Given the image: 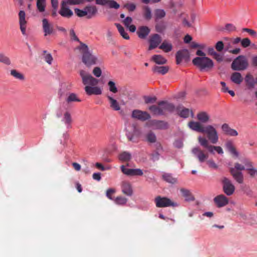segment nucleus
<instances>
[{
    "label": "nucleus",
    "instance_id": "f257e3e1",
    "mask_svg": "<svg viewBox=\"0 0 257 257\" xmlns=\"http://www.w3.org/2000/svg\"><path fill=\"white\" fill-rule=\"evenodd\" d=\"M79 75L82 79V83L85 85L84 90L87 95H100L102 93L100 88L97 86L99 83L98 79L83 70L79 71Z\"/></svg>",
    "mask_w": 257,
    "mask_h": 257
},
{
    "label": "nucleus",
    "instance_id": "f03ea898",
    "mask_svg": "<svg viewBox=\"0 0 257 257\" xmlns=\"http://www.w3.org/2000/svg\"><path fill=\"white\" fill-rule=\"evenodd\" d=\"M77 49L82 55V61L85 65L89 67L96 64L97 57L92 53L86 44L80 42V45L77 47Z\"/></svg>",
    "mask_w": 257,
    "mask_h": 257
},
{
    "label": "nucleus",
    "instance_id": "7ed1b4c3",
    "mask_svg": "<svg viewBox=\"0 0 257 257\" xmlns=\"http://www.w3.org/2000/svg\"><path fill=\"white\" fill-rule=\"evenodd\" d=\"M248 65L247 59L244 56L240 55L232 62L231 67L235 71H242L246 69Z\"/></svg>",
    "mask_w": 257,
    "mask_h": 257
},
{
    "label": "nucleus",
    "instance_id": "20e7f679",
    "mask_svg": "<svg viewBox=\"0 0 257 257\" xmlns=\"http://www.w3.org/2000/svg\"><path fill=\"white\" fill-rule=\"evenodd\" d=\"M202 133L206 134L208 140L212 144H215L218 141V136L217 131L212 125L204 126Z\"/></svg>",
    "mask_w": 257,
    "mask_h": 257
},
{
    "label": "nucleus",
    "instance_id": "39448f33",
    "mask_svg": "<svg viewBox=\"0 0 257 257\" xmlns=\"http://www.w3.org/2000/svg\"><path fill=\"white\" fill-rule=\"evenodd\" d=\"M192 62L194 65L199 67L201 70L210 69L213 66V61L206 57H196Z\"/></svg>",
    "mask_w": 257,
    "mask_h": 257
},
{
    "label": "nucleus",
    "instance_id": "423d86ee",
    "mask_svg": "<svg viewBox=\"0 0 257 257\" xmlns=\"http://www.w3.org/2000/svg\"><path fill=\"white\" fill-rule=\"evenodd\" d=\"M155 202L156 206L159 208L169 206L176 207L178 205L176 202L172 201L170 199L167 197H162L160 196L155 198Z\"/></svg>",
    "mask_w": 257,
    "mask_h": 257
},
{
    "label": "nucleus",
    "instance_id": "0eeeda50",
    "mask_svg": "<svg viewBox=\"0 0 257 257\" xmlns=\"http://www.w3.org/2000/svg\"><path fill=\"white\" fill-rule=\"evenodd\" d=\"M191 152L194 156L201 163L205 162L209 157L208 154L198 147L193 148Z\"/></svg>",
    "mask_w": 257,
    "mask_h": 257
},
{
    "label": "nucleus",
    "instance_id": "6e6552de",
    "mask_svg": "<svg viewBox=\"0 0 257 257\" xmlns=\"http://www.w3.org/2000/svg\"><path fill=\"white\" fill-rule=\"evenodd\" d=\"M222 182L224 192L228 196L232 195L234 192L235 187L231 181L226 177H224Z\"/></svg>",
    "mask_w": 257,
    "mask_h": 257
},
{
    "label": "nucleus",
    "instance_id": "1a4fd4ad",
    "mask_svg": "<svg viewBox=\"0 0 257 257\" xmlns=\"http://www.w3.org/2000/svg\"><path fill=\"white\" fill-rule=\"evenodd\" d=\"M42 28L44 32V36L51 35L55 33L54 27L51 23L47 19L42 20Z\"/></svg>",
    "mask_w": 257,
    "mask_h": 257
},
{
    "label": "nucleus",
    "instance_id": "9d476101",
    "mask_svg": "<svg viewBox=\"0 0 257 257\" xmlns=\"http://www.w3.org/2000/svg\"><path fill=\"white\" fill-rule=\"evenodd\" d=\"M19 22L20 25V29L22 34L24 36L26 34V27L27 21L26 19V13L24 11H20L19 13Z\"/></svg>",
    "mask_w": 257,
    "mask_h": 257
},
{
    "label": "nucleus",
    "instance_id": "9b49d317",
    "mask_svg": "<svg viewBox=\"0 0 257 257\" xmlns=\"http://www.w3.org/2000/svg\"><path fill=\"white\" fill-rule=\"evenodd\" d=\"M120 169L124 174L128 176H142L143 175V172L140 169H128L125 168L124 165H121Z\"/></svg>",
    "mask_w": 257,
    "mask_h": 257
},
{
    "label": "nucleus",
    "instance_id": "f8f14e48",
    "mask_svg": "<svg viewBox=\"0 0 257 257\" xmlns=\"http://www.w3.org/2000/svg\"><path fill=\"white\" fill-rule=\"evenodd\" d=\"M132 116L141 121H145L151 118L150 115L147 112L138 109L133 111Z\"/></svg>",
    "mask_w": 257,
    "mask_h": 257
},
{
    "label": "nucleus",
    "instance_id": "ddd939ff",
    "mask_svg": "<svg viewBox=\"0 0 257 257\" xmlns=\"http://www.w3.org/2000/svg\"><path fill=\"white\" fill-rule=\"evenodd\" d=\"M197 139L199 143L201 146L207 149L210 153H214V151H215L216 146L209 145V141L206 138L199 136Z\"/></svg>",
    "mask_w": 257,
    "mask_h": 257
},
{
    "label": "nucleus",
    "instance_id": "4468645a",
    "mask_svg": "<svg viewBox=\"0 0 257 257\" xmlns=\"http://www.w3.org/2000/svg\"><path fill=\"white\" fill-rule=\"evenodd\" d=\"M59 13L63 17L67 18L71 17L73 14V12L67 7L66 2L64 1L61 3V9Z\"/></svg>",
    "mask_w": 257,
    "mask_h": 257
},
{
    "label": "nucleus",
    "instance_id": "2eb2a0df",
    "mask_svg": "<svg viewBox=\"0 0 257 257\" xmlns=\"http://www.w3.org/2000/svg\"><path fill=\"white\" fill-rule=\"evenodd\" d=\"M176 63L179 64L183 60L187 61L189 58V53L186 49L178 51L176 54Z\"/></svg>",
    "mask_w": 257,
    "mask_h": 257
},
{
    "label": "nucleus",
    "instance_id": "dca6fc26",
    "mask_svg": "<svg viewBox=\"0 0 257 257\" xmlns=\"http://www.w3.org/2000/svg\"><path fill=\"white\" fill-rule=\"evenodd\" d=\"M162 41V39L159 35L155 34L153 35L150 39V46L149 50H152L156 48L158 46Z\"/></svg>",
    "mask_w": 257,
    "mask_h": 257
},
{
    "label": "nucleus",
    "instance_id": "f3484780",
    "mask_svg": "<svg viewBox=\"0 0 257 257\" xmlns=\"http://www.w3.org/2000/svg\"><path fill=\"white\" fill-rule=\"evenodd\" d=\"M214 201L218 207H223L228 203L227 198L223 194L215 197L214 198Z\"/></svg>",
    "mask_w": 257,
    "mask_h": 257
},
{
    "label": "nucleus",
    "instance_id": "a211bd4d",
    "mask_svg": "<svg viewBox=\"0 0 257 257\" xmlns=\"http://www.w3.org/2000/svg\"><path fill=\"white\" fill-rule=\"evenodd\" d=\"M159 105H161L163 109V115L165 114L166 112H172L175 110V105L167 101H161L159 102Z\"/></svg>",
    "mask_w": 257,
    "mask_h": 257
},
{
    "label": "nucleus",
    "instance_id": "6ab92c4d",
    "mask_svg": "<svg viewBox=\"0 0 257 257\" xmlns=\"http://www.w3.org/2000/svg\"><path fill=\"white\" fill-rule=\"evenodd\" d=\"M229 172L232 176L234 179L239 184H242L243 182V176L242 173L240 171L235 170V169L230 168Z\"/></svg>",
    "mask_w": 257,
    "mask_h": 257
},
{
    "label": "nucleus",
    "instance_id": "aec40b11",
    "mask_svg": "<svg viewBox=\"0 0 257 257\" xmlns=\"http://www.w3.org/2000/svg\"><path fill=\"white\" fill-rule=\"evenodd\" d=\"M188 127L193 131L202 133L205 126L202 125L199 121H190L188 123Z\"/></svg>",
    "mask_w": 257,
    "mask_h": 257
},
{
    "label": "nucleus",
    "instance_id": "412c9836",
    "mask_svg": "<svg viewBox=\"0 0 257 257\" xmlns=\"http://www.w3.org/2000/svg\"><path fill=\"white\" fill-rule=\"evenodd\" d=\"M121 190L122 193L127 195L131 196L133 194V189L131 184L126 181H123L121 183Z\"/></svg>",
    "mask_w": 257,
    "mask_h": 257
},
{
    "label": "nucleus",
    "instance_id": "4be33fe9",
    "mask_svg": "<svg viewBox=\"0 0 257 257\" xmlns=\"http://www.w3.org/2000/svg\"><path fill=\"white\" fill-rule=\"evenodd\" d=\"M221 128L224 133L226 135L232 137H235L238 135L237 131L230 128L229 125L227 123H223L221 126Z\"/></svg>",
    "mask_w": 257,
    "mask_h": 257
},
{
    "label": "nucleus",
    "instance_id": "5701e85b",
    "mask_svg": "<svg viewBox=\"0 0 257 257\" xmlns=\"http://www.w3.org/2000/svg\"><path fill=\"white\" fill-rule=\"evenodd\" d=\"M140 134V132L139 130L137 127V126L135 125H133V132L131 133L130 132H126V136L129 141H131L133 142H138V141H136L134 139V136H136L138 137Z\"/></svg>",
    "mask_w": 257,
    "mask_h": 257
},
{
    "label": "nucleus",
    "instance_id": "b1692460",
    "mask_svg": "<svg viewBox=\"0 0 257 257\" xmlns=\"http://www.w3.org/2000/svg\"><path fill=\"white\" fill-rule=\"evenodd\" d=\"M225 147L227 150L233 156L238 157L239 155L238 152L236 151V148L231 141H228L225 143Z\"/></svg>",
    "mask_w": 257,
    "mask_h": 257
},
{
    "label": "nucleus",
    "instance_id": "393cba45",
    "mask_svg": "<svg viewBox=\"0 0 257 257\" xmlns=\"http://www.w3.org/2000/svg\"><path fill=\"white\" fill-rule=\"evenodd\" d=\"M230 80L234 84L240 85L243 81V78L240 73L235 72L231 75Z\"/></svg>",
    "mask_w": 257,
    "mask_h": 257
},
{
    "label": "nucleus",
    "instance_id": "a878e982",
    "mask_svg": "<svg viewBox=\"0 0 257 257\" xmlns=\"http://www.w3.org/2000/svg\"><path fill=\"white\" fill-rule=\"evenodd\" d=\"M62 121L64 122L67 128H70L72 127L73 120L71 115L69 112L66 111L64 113Z\"/></svg>",
    "mask_w": 257,
    "mask_h": 257
},
{
    "label": "nucleus",
    "instance_id": "bb28decb",
    "mask_svg": "<svg viewBox=\"0 0 257 257\" xmlns=\"http://www.w3.org/2000/svg\"><path fill=\"white\" fill-rule=\"evenodd\" d=\"M150 32V29L147 26H141L139 28L137 34L141 39H145Z\"/></svg>",
    "mask_w": 257,
    "mask_h": 257
},
{
    "label": "nucleus",
    "instance_id": "cd10ccee",
    "mask_svg": "<svg viewBox=\"0 0 257 257\" xmlns=\"http://www.w3.org/2000/svg\"><path fill=\"white\" fill-rule=\"evenodd\" d=\"M152 124L156 128L159 130H165L168 127V123L163 120H153Z\"/></svg>",
    "mask_w": 257,
    "mask_h": 257
},
{
    "label": "nucleus",
    "instance_id": "c85d7f7f",
    "mask_svg": "<svg viewBox=\"0 0 257 257\" xmlns=\"http://www.w3.org/2000/svg\"><path fill=\"white\" fill-rule=\"evenodd\" d=\"M197 119L200 122L207 123L210 119V116L205 111H201L197 113Z\"/></svg>",
    "mask_w": 257,
    "mask_h": 257
},
{
    "label": "nucleus",
    "instance_id": "c756f323",
    "mask_svg": "<svg viewBox=\"0 0 257 257\" xmlns=\"http://www.w3.org/2000/svg\"><path fill=\"white\" fill-rule=\"evenodd\" d=\"M149 110L154 115H163V109L161 105H153L149 107Z\"/></svg>",
    "mask_w": 257,
    "mask_h": 257
},
{
    "label": "nucleus",
    "instance_id": "7c9ffc66",
    "mask_svg": "<svg viewBox=\"0 0 257 257\" xmlns=\"http://www.w3.org/2000/svg\"><path fill=\"white\" fill-rule=\"evenodd\" d=\"M180 192L186 201H194L195 198L189 190L185 188L180 189Z\"/></svg>",
    "mask_w": 257,
    "mask_h": 257
},
{
    "label": "nucleus",
    "instance_id": "2f4dec72",
    "mask_svg": "<svg viewBox=\"0 0 257 257\" xmlns=\"http://www.w3.org/2000/svg\"><path fill=\"white\" fill-rule=\"evenodd\" d=\"M246 85L248 89L253 88L255 84L253 77L250 74H247L245 77Z\"/></svg>",
    "mask_w": 257,
    "mask_h": 257
},
{
    "label": "nucleus",
    "instance_id": "473e14b6",
    "mask_svg": "<svg viewBox=\"0 0 257 257\" xmlns=\"http://www.w3.org/2000/svg\"><path fill=\"white\" fill-rule=\"evenodd\" d=\"M107 97L109 102L110 107L113 110L118 111L120 109V106L116 100L114 99L110 96H107Z\"/></svg>",
    "mask_w": 257,
    "mask_h": 257
},
{
    "label": "nucleus",
    "instance_id": "72a5a7b5",
    "mask_svg": "<svg viewBox=\"0 0 257 257\" xmlns=\"http://www.w3.org/2000/svg\"><path fill=\"white\" fill-rule=\"evenodd\" d=\"M85 9L88 19L91 18L97 12V9L94 6L86 7Z\"/></svg>",
    "mask_w": 257,
    "mask_h": 257
},
{
    "label": "nucleus",
    "instance_id": "f704fd0d",
    "mask_svg": "<svg viewBox=\"0 0 257 257\" xmlns=\"http://www.w3.org/2000/svg\"><path fill=\"white\" fill-rule=\"evenodd\" d=\"M169 69V68L168 66H156L153 69V71L155 73L164 75L168 72Z\"/></svg>",
    "mask_w": 257,
    "mask_h": 257
},
{
    "label": "nucleus",
    "instance_id": "c9c22d12",
    "mask_svg": "<svg viewBox=\"0 0 257 257\" xmlns=\"http://www.w3.org/2000/svg\"><path fill=\"white\" fill-rule=\"evenodd\" d=\"M153 60L158 64H164L166 63V59L160 55H155L152 57Z\"/></svg>",
    "mask_w": 257,
    "mask_h": 257
},
{
    "label": "nucleus",
    "instance_id": "e433bc0d",
    "mask_svg": "<svg viewBox=\"0 0 257 257\" xmlns=\"http://www.w3.org/2000/svg\"><path fill=\"white\" fill-rule=\"evenodd\" d=\"M159 48L163 50L165 52H169L172 49V45L171 43L164 41L159 47Z\"/></svg>",
    "mask_w": 257,
    "mask_h": 257
},
{
    "label": "nucleus",
    "instance_id": "4c0bfd02",
    "mask_svg": "<svg viewBox=\"0 0 257 257\" xmlns=\"http://www.w3.org/2000/svg\"><path fill=\"white\" fill-rule=\"evenodd\" d=\"M115 25L116 26L118 31L120 34L121 35V36L126 40L129 39V36L128 35L127 33L125 31L123 27L119 24H115Z\"/></svg>",
    "mask_w": 257,
    "mask_h": 257
},
{
    "label": "nucleus",
    "instance_id": "58836bf2",
    "mask_svg": "<svg viewBox=\"0 0 257 257\" xmlns=\"http://www.w3.org/2000/svg\"><path fill=\"white\" fill-rule=\"evenodd\" d=\"M143 16L147 20H150L152 18L151 10L148 6L143 7Z\"/></svg>",
    "mask_w": 257,
    "mask_h": 257
},
{
    "label": "nucleus",
    "instance_id": "ea45409f",
    "mask_svg": "<svg viewBox=\"0 0 257 257\" xmlns=\"http://www.w3.org/2000/svg\"><path fill=\"white\" fill-rule=\"evenodd\" d=\"M131 159V155L127 152H123L119 154V159L121 161L127 162Z\"/></svg>",
    "mask_w": 257,
    "mask_h": 257
},
{
    "label": "nucleus",
    "instance_id": "a19ab883",
    "mask_svg": "<svg viewBox=\"0 0 257 257\" xmlns=\"http://www.w3.org/2000/svg\"><path fill=\"white\" fill-rule=\"evenodd\" d=\"M0 62L7 65L11 64L10 59L4 53H0Z\"/></svg>",
    "mask_w": 257,
    "mask_h": 257
},
{
    "label": "nucleus",
    "instance_id": "79ce46f5",
    "mask_svg": "<svg viewBox=\"0 0 257 257\" xmlns=\"http://www.w3.org/2000/svg\"><path fill=\"white\" fill-rule=\"evenodd\" d=\"M11 75L16 79L23 80L25 79L24 75L15 69L11 70Z\"/></svg>",
    "mask_w": 257,
    "mask_h": 257
},
{
    "label": "nucleus",
    "instance_id": "37998d69",
    "mask_svg": "<svg viewBox=\"0 0 257 257\" xmlns=\"http://www.w3.org/2000/svg\"><path fill=\"white\" fill-rule=\"evenodd\" d=\"M164 180L170 183L174 184L177 182L176 178L173 177V176L169 174H165L163 175Z\"/></svg>",
    "mask_w": 257,
    "mask_h": 257
},
{
    "label": "nucleus",
    "instance_id": "c03bdc74",
    "mask_svg": "<svg viewBox=\"0 0 257 257\" xmlns=\"http://www.w3.org/2000/svg\"><path fill=\"white\" fill-rule=\"evenodd\" d=\"M190 113L192 114V116H193V113L192 111H190L188 108H183L182 109L180 110L179 115L182 117L187 118L189 117Z\"/></svg>",
    "mask_w": 257,
    "mask_h": 257
},
{
    "label": "nucleus",
    "instance_id": "a18cd8bd",
    "mask_svg": "<svg viewBox=\"0 0 257 257\" xmlns=\"http://www.w3.org/2000/svg\"><path fill=\"white\" fill-rule=\"evenodd\" d=\"M36 6L39 12L41 13L44 12L45 11L46 1H37Z\"/></svg>",
    "mask_w": 257,
    "mask_h": 257
},
{
    "label": "nucleus",
    "instance_id": "49530a36",
    "mask_svg": "<svg viewBox=\"0 0 257 257\" xmlns=\"http://www.w3.org/2000/svg\"><path fill=\"white\" fill-rule=\"evenodd\" d=\"M66 101L68 103H70L73 101L80 102L81 100L77 98L76 94L72 93L69 94L66 99Z\"/></svg>",
    "mask_w": 257,
    "mask_h": 257
},
{
    "label": "nucleus",
    "instance_id": "de8ad7c7",
    "mask_svg": "<svg viewBox=\"0 0 257 257\" xmlns=\"http://www.w3.org/2000/svg\"><path fill=\"white\" fill-rule=\"evenodd\" d=\"M165 12L164 10L161 9H157L155 11V16L156 19H160L165 16Z\"/></svg>",
    "mask_w": 257,
    "mask_h": 257
},
{
    "label": "nucleus",
    "instance_id": "09e8293b",
    "mask_svg": "<svg viewBox=\"0 0 257 257\" xmlns=\"http://www.w3.org/2000/svg\"><path fill=\"white\" fill-rule=\"evenodd\" d=\"M127 200L126 198L119 196L115 199L114 202L117 204L123 205L126 204Z\"/></svg>",
    "mask_w": 257,
    "mask_h": 257
},
{
    "label": "nucleus",
    "instance_id": "8fccbe9b",
    "mask_svg": "<svg viewBox=\"0 0 257 257\" xmlns=\"http://www.w3.org/2000/svg\"><path fill=\"white\" fill-rule=\"evenodd\" d=\"M147 141L151 143H155L156 141V137L154 133L153 132H149L147 135Z\"/></svg>",
    "mask_w": 257,
    "mask_h": 257
},
{
    "label": "nucleus",
    "instance_id": "3c124183",
    "mask_svg": "<svg viewBox=\"0 0 257 257\" xmlns=\"http://www.w3.org/2000/svg\"><path fill=\"white\" fill-rule=\"evenodd\" d=\"M108 86L109 87V90L112 93H115L117 92V88L115 86V83L112 81H109L108 82Z\"/></svg>",
    "mask_w": 257,
    "mask_h": 257
},
{
    "label": "nucleus",
    "instance_id": "603ef678",
    "mask_svg": "<svg viewBox=\"0 0 257 257\" xmlns=\"http://www.w3.org/2000/svg\"><path fill=\"white\" fill-rule=\"evenodd\" d=\"M246 170L251 177L254 178L257 176V170L254 168H247Z\"/></svg>",
    "mask_w": 257,
    "mask_h": 257
},
{
    "label": "nucleus",
    "instance_id": "864d4df0",
    "mask_svg": "<svg viewBox=\"0 0 257 257\" xmlns=\"http://www.w3.org/2000/svg\"><path fill=\"white\" fill-rule=\"evenodd\" d=\"M44 53V58L45 61L48 63L49 64H51L52 62L53 61V58L52 55L50 54H46L47 51L44 50L43 51Z\"/></svg>",
    "mask_w": 257,
    "mask_h": 257
},
{
    "label": "nucleus",
    "instance_id": "5fc2aeb1",
    "mask_svg": "<svg viewBox=\"0 0 257 257\" xmlns=\"http://www.w3.org/2000/svg\"><path fill=\"white\" fill-rule=\"evenodd\" d=\"M110 8L117 9L119 8V5L113 0L107 1L106 3Z\"/></svg>",
    "mask_w": 257,
    "mask_h": 257
},
{
    "label": "nucleus",
    "instance_id": "6e6d98bb",
    "mask_svg": "<svg viewBox=\"0 0 257 257\" xmlns=\"http://www.w3.org/2000/svg\"><path fill=\"white\" fill-rule=\"evenodd\" d=\"M74 12L77 16L79 17H82L86 16V13L85 8L83 10L76 8L74 9Z\"/></svg>",
    "mask_w": 257,
    "mask_h": 257
},
{
    "label": "nucleus",
    "instance_id": "4d7b16f0",
    "mask_svg": "<svg viewBox=\"0 0 257 257\" xmlns=\"http://www.w3.org/2000/svg\"><path fill=\"white\" fill-rule=\"evenodd\" d=\"M242 31L248 33L251 36H252L254 38H257L256 32L252 29H248V28H243Z\"/></svg>",
    "mask_w": 257,
    "mask_h": 257
},
{
    "label": "nucleus",
    "instance_id": "13d9d810",
    "mask_svg": "<svg viewBox=\"0 0 257 257\" xmlns=\"http://www.w3.org/2000/svg\"><path fill=\"white\" fill-rule=\"evenodd\" d=\"M92 73L95 77H99L102 74V71L100 67H95L93 69Z\"/></svg>",
    "mask_w": 257,
    "mask_h": 257
},
{
    "label": "nucleus",
    "instance_id": "bf43d9fd",
    "mask_svg": "<svg viewBox=\"0 0 257 257\" xmlns=\"http://www.w3.org/2000/svg\"><path fill=\"white\" fill-rule=\"evenodd\" d=\"M250 43L251 42L250 40L247 38H243L241 41V46L244 48H246L249 46L250 45Z\"/></svg>",
    "mask_w": 257,
    "mask_h": 257
},
{
    "label": "nucleus",
    "instance_id": "052dcab7",
    "mask_svg": "<svg viewBox=\"0 0 257 257\" xmlns=\"http://www.w3.org/2000/svg\"><path fill=\"white\" fill-rule=\"evenodd\" d=\"M145 101L146 103H154L157 100L156 97L145 96Z\"/></svg>",
    "mask_w": 257,
    "mask_h": 257
},
{
    "label": "nucleus",
    "instance_id": "680f3d73",
    "mask_svg": "<svg viewBox=\"0 0 257 257\" xmlns=\"http://www.w3.org/2000/svg\"><path fill=\"white\" fill-rule=\"evenodd\" d=\"M115 192V190L112 188H110L107 190L106 195L108 198L110 200H112V195Z\"/></svg>",
    "mask_w": 257,
    "mask_h": 257
},
{
    "label": "nucleus",
    "instance_id": "e2e57ef3",
    "mask_svg": "<svg viewBox=\"0 0 257 257\" xmlns=\"http://www.w3.org/2000/svg\"><path fill=\"white\" fill-rule=\"evenodd\" d=\"M70 36L71 38V39L75 41L80 42L79 39L77 37V36L75 34V33L73 29L70 30Z\"/></svg>",
    "mask_w": 257,
    "mask_h": 257
},
{
    "label": "nucleus",
    "instance_id": "0e129e2a",
    "mask_svg": "<svg viewBox=\"0 0 257 257\" xmlns=\"http://www.w3.org/2000/svg\"><path fill=\"white\" fill-rule=\"evenodd\" d=\"M224 48V44L222 41H218L215 45L216 49L219 51L221 52Z\"/></svg>",
    "mask_w": 257,
    "mask_h": 257
},
{
    "label": "nucleus",
    "instance_id": "69168bd1",
    "mask_svg": "<svg viewBox=\"0 0 257 257\" xmlns=\"http://www.w3.org/2000/svg\"><path fill=\"white\" fill-rule=\"evenodd\" d=\"M233 169H235V170L237 171H240L245 170V167L244 166L238 163H236L234 164V168H233Z\"/></svg>",
    "mask_w": 257,
    "mask_h": 257
},
{
    "label": "nucleus",
    "instance_id": "338daca9",
    "mask_svg": "<svg viewBox=\"0 0 257 257\" xmlns=\"http://www.w3.org/2000/svg\"><path fill=\"white\" fill-rule=\"evenodd\" d=\"M133 20L131 17H127L124 20H123V24L126 27H128L129 25L132 23Z\"/></svg>",
    "mask_w": 257,
    "mask_h": 257
},
{
    "label": "nucleus",
    "instance_id": "774afa93",
    "mask_svg": "<svg viewBox=\"0 0 257 257\" xmlns=\"http://www.w3.org/2000/svg\"><path fill=\"white\" fill-rule=\"evenodd\" d=\"M207 164L209 167L214 169H216L218 167L217 165L215 163V162L211 160L207 161Z\"/></svg>",
    "mask_w": 257,
    "mask_h": 257
}]
</instances>
